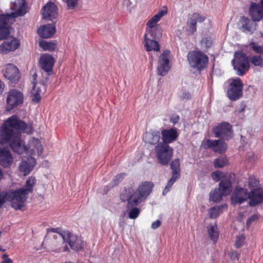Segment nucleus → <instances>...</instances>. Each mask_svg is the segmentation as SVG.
<instances>
[{
  "label": "nucleus",
  "instance_id": "54",
  "mask_svg": "<svg viewBox=\"0 0 263 263\" xmlns=\"http://www.w3.org/2000/svg\"><path fill=\"white\" fill-rule=\"evenodd\" d=\"M246 108V105L245 104H244L243 103H241L239 107L237 108L236 111L238 114H240L245 111Z\"/></svg>",
  "mask_w": 263,
  "mask_h": 263
},
{
  "label": "nucleus",
  "instance_id": "36",
  "mask_svg": "<svg viewBox=\"0 0 263 263\" xmlns=\"http://www.w3.org/2000/svg\"><path fill=\"white\" fill-rule=\"evenodd\" d=\"M205 20V17L202 16L198 13H193L187 20V22L197 24V22L202 23Z\"/></svg>",
  "mask_w": 263,
  "mask_h": 263
},
{
  "label": "nucleus",
  "instance_id": "25",
  "mask_svg": "<svg viewBox=\"0 0 263 263\" xmlns=\"http://www.w3.org/2000/svg\"><path fill=\"white\" fill-rule=\"evenodd\" d=\"M160 139V133L159 130H151L146 132L143 135L144 141L151 145L157 144Z\"/></svg>",
  "mask_w": 263,
  "mask_h": 263
},
{
  "label": "nucleus",
  "instance_id": "43",
  "mask_svg": "<svg viewBox=\"0 0 263 263\" xmlns=\"http://www.w3.org/2000/svg\"><path fill=\"white\" fill-rule=\"evenodd\" d=\"M125 175L126 174L125 173H121L117 175L112 179L110 186L113 187L114 186L118 184L123 180Z\"/></svg>",
  "mask_w": 263,
  "mask_h": 263
},
{
  "label": "nucleus",
  "instance_id": "35",
  "mask_svg": "<svg viewBox=\"0 0 263 263\" xmlns=\"http://www.w3.org/2000/svg\"><path fill=\"white\" fill-rule=\"evenodd\" d=\"M250 62L255 66L263 67V57L261 55H255L250 58Z\"/></svg>",
  "mask_w": 263,
  "mask_h": 263
},
{
  "label": "nucleus",
  "instance_id": "8",
  "mask_svg": "<svg viewBox=\"0 0 263 263\" xmlns=\"http://www.w3.org/2000/svg\"><path fill=\"white\" fill-rule=\"evenodd\" d=\"M228 86L227 95L232 101H236L242 96L243 83L241 80L238 78L230 80Z\"/></svg>",
  "mask_w": 263,
  "mask_h": 263
},
{
  "label": "nucleus",
  "instance_id": "1",
  "mask_svg": "<svg viewBox=\"0 0 263 263\" xmlns=\"http://www.w3.org/2000/svg\"><path fill=\"white\" fill-rule=\"evenodd\" d=\"M21 132L32 134V124L26 123L15 115L10 117L0 126V143L8 142L11 149L18 154L27 153L28 149L22 140Z\"/></svg>",
  "mask_w": 263,
  "mask_h": 263
},
{
  "label": "nucleus",
  "instance_id": "12",
  "mask_svg": "<svg viewBox=\"0 0 263 263\" xmlns=\"http://www.w3.org/2000/svg\"><path fill=\"white\" fill-rule=\"evenodd\" d=\"M2 71L4 77L11 82L16 83L21 78L19 69L13 64H7L4 65Z\"/></svg>",
  "mask_w": 263,
  "mask_h": 263
},
{
  "label": "nucleus",
  "instance_id": "30",
  "mask_svg": "<svg viewBox=\"0 0 263 263\" xmlns=\"http://www.w3.org/2000/svg\"><path fill=\"white\" fill-rule=\"evenodd\" d=\"M207 229L210 239L214 243H216L219 237V231L217 224H210Z\"/></svg>",
  "mask_w": 263,
  "mask_h": 263
},
{
  "label": "nucleus",
  "instance_id": "23",
  "mask_svg": "<svg viewBox=\"0 0 263 263\" xmlns=\"http://www.w3.org/2000/svg\"><path fill=\"white\" fill-rule=\"evenodd\" d=\"M13 163V157L9 149L0 147V165L5 168L10 167Z\"/></svg>",
  "mask_w": 263,
  "mask_h": 263
},
{
  "label": "nucleus",
  "instance_id": "37",
  "mask_svg": "<svg viewBox=\"0 0 263 263\" xmlns=\"http://www.w3.org/2000/svg\"><path fill=\"white\" fill-rule=\"evenodd\" d=\"M179 177L172 175L171 178L167 182V185L163 191L162 195L165 196L170 191L171 188Z\"/></svg>",
  "mask_w": 263,
  "mask_h": 263
},
{
  "label": "nucleus",
  "instance_id": "9",
  "mask_svg": "<svg viewBox=\"0 0 263 263\" xmlns=\"http://www.w3.org/2000/svg\"><path fill=\"white\" fill-rule=\"evenodd\" d=\"M155 152L158 162L163 165L170 162L173 154V149L168 144L159 143L155 147Z\"/></svg>",
  "mask_w": 263,
  "mask_h": 263
},
{
  "label": "nucleus",
  "instance_id": "24",
  "mask_svg": "<svg viewBox=\"0 0 263 263\" xmlns=\"http://www.w3.org/2000/svg\"><path fill=\"white\" fill-rule=\"evenodd\" d=\"M249 14L255 21H259L263 17V9L261 6L253 3L249 9Z\"/></svg>",
  "mask_w": 263,
  "mask_h": 263
},
{
  "label": "nucleus",
  "instance_id": "19",
  "mask_svg": "<svg viewBox=\"0 0 263 263\" xmlns=\"http://www.w3.org/2000/svg\"><path fill=\"white\" fill-rule=\"evenodd\" d=\"M43 17L55 22L58 16V8L57 6L52 2L48 3L43 8Z\"/></svg>",
  "mask_w": 263,
  "mask_h": 263
},
{
  "label": "nucleus",
  "instance_id": "60",
  "mask_svg": "<svg viewBox=\"0 0 263 263\" xmlns=\"http://www.w3.org/2000/svg\"><path fill=\"white\" fill-rule=\"evenodd\" d=\"M46 239H47V236H45L44 238V241L42 242V245H43L44 243L46 242Z\"/></svg>",
  "mask_w": 263,
  "mask_h": 263
},
{
  "label": "nucleus",
  "instance_id": "6",
  "mask_svg": "<svg viewBox=\"0 0 263 263\" xmlns=\"http://www.w3.org/2000/svg\"><path fill=\"white\" fill-rule=\"evenodd\" d=\"M190 66L201 71L206 66L209 62L208 56L201 51H191L187 55Z\"/></svg>",
  "mask_w": 263,
  "mask_h": 263
},
{
  "label": "nucleus",
  "instance_id": "2",
  "mask_svg": "<svg viewBox=\"0 0 263 263\" xmlns=\"http://www.w3.org/2000/svg\"><path fill=\"white\" fill-rule=\"evenodd\" d=\"M153 184L145 181L140 185L135 191L133 187H125L120 195L122 202L127 201L126 209L128 212V217L135 219L140 214V209L137 206L144 201L152 191Z\"/></svg>",
  "mask_w": 263,
  "mask_h": 263
},
{
  "label": "nucleus",
  "instance_id": "28",
  "mask_svg": "<svg viewBox=\"0 0 263 263\" xmlns=\"http://www.w3.org/2000/svg\"><path fill=\"white\" fill-rule=\"evenodd\" d=\"M144 45L147 51H158L160 50V46L158 42L154 39H150L147 37V33L144 34Z\"/></svg>",
  "mask_w": 263,
  "mask_h": 263
},
{
  "label": "nucleus",
  "instance_id": "33",
  "mask_svg": "<svg viewBox=\"0 0 263 263\" xmlns=\"http://www.w3.org/2000/svg\"><path fill=\"white\" fill-rule=\"evenodd\" d=\"M170 167L172 171V175L178 177L180 176V168L179 159H176L172 161V162L171 163Z\"/></svg>",
  "mask_w": 263,
  "mask_h": 263
},
{
  "label": "nucleus",
  "instance_id": "57",
  "mask_svg": "<svg viewBox=\"0 0 263 263\" xmlns=\"http://www.w3.org/2000/svg\"><path fill=\"white\" fill-rule=\"evenodd\" d=\"M167 13V10H162L158 12L157 14L161 18L162 16H163L164 15H165Z\"/></svg>",
  "mask_w": 263,
  "mask_h": 263
},
{
  "label": "nucleus",
  "instance_id": "27",
  "mask_svg": "<svg viewBox=\"0 0 263 263\" xmlns=\"http://www.w3.org/2000/svg\"><path fill=\"white\" fill-rule=\"evenodd\" d=\"M35 159L32 157L28 158L27 160H23L19 165L20 171L24 173V175L29 174L33 168Z\"/></svg>",
  "mask_w": 263,
  "mask_h": 263
},
{
  "label": "nucleus",
  "instance_id": "14",
  "mask_svg": "<svg viewBox=\"0 0 263 263\" xmlns=\"http://www.w3.org/2000/svg\"><path fill=\"white\" fill-rule=\"evenodd\" d=\"M249 192L246 188L236 187L231 196V202L234 205L241 204L249 199Z\"/></svg>",
  "mask_w": 263,
  "mask_h": 263
},
{
  "label": "nucleus",
  "instance_id": "21",
  "mask_svg": "<svg viewBox=\"0 0 263 263\" xmlns=\"http://www.w3.org/2000/svg\"><path fill=\"white\" fill-rule=\"evenodd\" d=\"M55 22L41 26L37 30L39 35L44 39L50 38L56 31Z\"/></svg>",
  "mask_w": 263,
  "mask_h": 263
},
{
  "label": "nucleus",
  "instance_id": "3",
  "mask_svg": "<svg viewBox=\"0 0 263 263\" xmlns=\"http://www.w3.org/2000/svg\"><path fill=\"white\" fill-rule=\"evenodd\" d=\"M35 182V177L30 176L27 180L24 187L15 190L3 191L0 193V209L8 201L11 202V206L15 210H21L24 202L28 198V195L32 192Z\"/></svg>",
  "mask_w": 263,
  "mask_h": 263
},
{
  "label": "nucleus",
  "instance_id": "34",
  "mask_svg": "<svg viewBox=\"0 0 263 263\" xmlns=\"http://www.w3.org/2000/svg\"><path fill=\"white\" fill-rule=\"evenodd\" d=\"M224 205H219L212 207L210 209L209 213L211 218H215L218 217L221 212Z\"/></svg>",
  "mask_w": 263,
  "mask_h": 263
},
{
  "label": "nucleus",
  "instance_id": "56",
  "mask_svg": "<svg viewBox=\"0 0 263 263\" xmlns=\"http://www.w3.org/2000/svg\"><path fill=\"white\" fill-rule=\"evenodd\" d=\"M5 86L4 83L0 80V96L3 93Z\"/></svg>",
  "mask_w": 263,
  "mask_h": 263
},
{
  "label": "nucleus",
  "instance_id": "4",
  "mask_svg": "<svg viewBox=\"0 0 263 263\" xmlns=\"http://www.w3.org/2000/svg\"><path fill=\"white\" fill-rule=\"evenodd\" d=\"M10 8L13 12L0 14V41L9 36L11 26L14 22L15 19L27 13L25 0H16L11 4Z\"/></svg>",
  "mask_w": 263,
  "mask_h": 263
},
{
  "label": "nucleus",
  "instance_id": "32",
  "mask_svg": "<svg viewBox=\"0 0 263 263\" xmlns=\"http://www.w3.org/2000/svg\"><path fill=\"white\" fill-rule=\"evenodd\" d=\"M147 34H149L153 39H158L161 37V28L160 27H156L154 28L148 29L146 30Z\"/></svg>",
  "mask_w": 263,
  "mask_h": 263
},
{
  "label": "nucleus",
  "instance_id": "22",
  "mask_svg": "<svg viewBox=\"0 0 263 263\" xmlns=\"http://www.w3.org/2000/svg\"><path fill=\"white\" fill-rule=\"evenodd\" d=\"M162 143L168 144L176 141L178 137L177 129L176 128H171L168 129H163L161 130Z\"/></svg>",
  "mask_w": 263,
  "mask_h": 263
},
{
  "label": "nucleus",
  "instance_id": "15",
  "mask_svg": "<svg viewBox=\"0 0 263 263\" xmlns=\"http://www.w3.org/2000/svg\"><path fill=\"white\" fill-rule=\"evenodd\" d=\"M249 196L248 204L250 207H254L263 203V189L261 187L252 189L249 192Z\"/></svg>",
  "mask_w": 263,
  "mask_h": 263
},
{
  "label": "nucleus",
  "instance_id": "29",
  "mask_svg": "<svg viewBox=\"0 0 263 263\" xmlns=\"http://www.w3.org/2000/svg\"><path fill=\"white\" fill-rule=\"evenodd\" d=\"M61 242L53 241L52 242V250L55 253L70 252V249L67 243H63V239Z\"/></svg>",
  "mask_w": 263,
  "mask_h": 263
},
{
  "label": "nucleus",
  "instance_id": "17",
  "mask_svg": "<svg viewBox=\"0 0 263 263\" xmlns=\"http://www.w3.org/2000/svg\"><path fill=\"white\" fill-rule=\"evenodd\" d=\"M170 51L168 50L163 51L158 60L157 67L158 74L164 76L166 75L170 69L168 55Z\"/></svg>",
  "mask_w": 263,
  "mask_h": 263
},
{
  "label": "nucleus",
  "instance_id": "5",
  "mask_svg": "<svg viewBox=\"0 0 263 263\" xmlns=\"http://www.w3.org/2000/svg\"><path fill=\"white\" fill-rule=\"evenodd\" d=\"M231 63L236 74L239 76H243L250 68L248 57L246 53L240 51L235 52Z\"/></svg>",
  "mask_w": 263,
  "mask_h": 263
},
{
  "label": "nucleus",
  "instance_id": "52",
  "mask_svg": "<svg viewBox=\"0 0 263 263\" xmlns=\"http://www.w3.org/2000/svg\"><path fill=\"white\" fill-rule=\"evenodd\" d=\"M179 120V117L178 115H173L171 119L170 122L173 124V125H175Z\"/></svg>",
  "mask_w": 263,
  "mask_h": 263
},
{
  "label": "nucleus",
  "instance_id": "38",
  "mask_svg": "<svg viewBox=\"0 0 263 263\" xmlns=\"http://www.w3.org/2000/svg\"><path fill=\"white\" fill-rule=\"evenodd\" d=\"M40 45L44 50H49L50 51H53L56 47V44L54 43L46 41L40 42Z\"/></svg>",
  "mask_w": 263,
  "mask_h": 263
},
{
  "label": "nucleus",
  "instance_id": "11",
  "mask_svg": "<svg viewBox=\"0 0 263 263\" xmlns=\"http://www.w3.org/2000/svg\"><path fill=\"white\" fill-rule=\"evenodd\" d=\"M24 95L16 89H11L8 92L6 99V110L10 111L15 107L23 104Z\"/></svg>",
  "mask_w": 263,
  "mask_h": 263
},
{
  "label": "nucleus",
  "instance_id": "31",
  "mask_svg": "<svg viewBox=\"0 0 263 263\" xmlns=\"http://www.w3.org/2000/svg\"><path fill=\"white\" fill-rule=\"evenodd\" d=\"M223 196H225L224 195L218 188L215 189L210 192L209 200L214 202H219L222 200Z\"/></svg>",
  "mask_w": 263,
  "mask_h": 263
},
{
  "label": "nucleus",
  "instance_id": "7",
  "mask_svg": "<svg viewBox=\"0 0 263 263\" xmlns=\"http://www.w3.org/2000/svg\"><path fill=\"white\" fill-rule=\"evenodd\" d=\"M63 243H67L71 250L79 252L83 250L85 245L81 237L78 236L69 231H65L61 234Z\"/></svg>",
  "mask_w": 263,
  "mask_h": 263
},
{
  "label": "nucleus",
  "instance_id": "42",
  "mask_svg": "<svg viewBox=\"0 0 263 263\" xmlns=\"http://www.w3.org/2000/svg\"><path fill=\"white\" fill-rule=\"evenodd\" d=\"M250 46L252 50L256 53L259 55L263 54V46L259 45L254 42H251Z\"/></svg>",
  "mask_w": 263,
  "mask_h": 263
},
{
  "label": "nucleus",
  "instance_id": "20",
  "mask_svg": "<svg viewBox=\"0 0 263 263\" xmlns=\"http://www.w3.org/2000/svg\"><path fill=\"white\" fill-rule=\"evenodd\" d=\"M255 21L245 16H241L239 22L241 24L240 30L246 33L252 34L256 30V24Z\"/></svg>",
  "mask_w": 263,
  "mask_h": 263
},
{
  "label": "nucleus",
  "instance_id": "41",
  "mask_svg": "<svg viewBox=\"0 0 263 263\" xmlns=\"http://www.w3.org/2000/svg\"><path fill=\"white\" fill-rule=\"evenodd\" d=\"M47 234H49L50 232H53V233H56L58 234V235H53L52 237L54 239L56 240L58 238V237L60 239H62L61 234L64 233V232L65 231H63L62 232H61V229L60 228H48L46 229Z\"/></svg>",
  "mask_w": 263,
  "mask_h": 263
},
{
  "label": "nucleus",
  "instance_id": "18",
  "mask_svg": "<svg viewBox=\"0 0 263 263\" xmlns=\"http://www.w3.org/2000/svg\"><path fill=\"white\" fill-rule=\"evenodd\" d=\"M54 58L47 53L41 55L40 59V65L41 68L47 74L50 76L53 74V67L54 64Z\"/></svg>",
  "mask_w": 263,
  "mask_h": 263
},
{
  "label": "nucleus",
  "instance_id": "26",
  "mask_svg": "<svg viewBox=\"0 0 263 263\" xmlns=\"http://www.w3.org/2000/svg\"><path fill=\"white\" fill-rule=\"evenodd\" d=\"M218 189L224 196L230 194L232 191V183L231 178L229 177L223 178L219 183Z\"/></svg>",
  "mask_w": 263,
  "mask_h": 263
},
{
  "label": "nucleus",
  "instance_id": "48",
  "mask_svg": "<svg viewBox=\"0 0 263 263\" xmlns=\"http://www.w3.org/2000/svg\"><path fill=\"white\" fill-rule=\"evenodd\" d=\"M187 25L189 27L188 31L191 34H194L197 30L196 25L187 21Z\"/></svg>",
  "mask_w": 263,
  "mask_h": 263
},
{
  "label": "nucleus",
  "instance_id": "58",
  "mask_svg": "<svg viewBox=\"0 0 263 263\" xmlns=\"http://www.w3.org/2000/svg\"><path fill=\"white\" fill-rule=\"evenodd\" d=\"M152 18L154 19L156 22H158L161 18V17L157 14L153 16Z\"/></svg>",
  "mask_w": 263,
  "mask_h": 263
},
{
  "label": "nucleus",
  "instance_id": "55",
  "mask_svg": "<svg viewBox=\"0 0 263 263\" xmlns=\"http://www.w3.org/2000/svg\"><path fill=\"white\" fill-rule=\"evenodd\" d=\"M4 260L1 263H13L12 260L8 257L7 254L3 255Z\"/></svg>",
  "mask_w": 263,
  "mask_h": 263
},
{
  "label": "nucleus",
  "instance_id": "59",
  "mask_svg": "<svg viewBox=\"0 0 263 263\" xmlns=\"http://www.w3.org/2000/svg\"><path fill=\"white\" fill-rule=\"evenodd\" d=\"M37 144L39 145L38 146L37 148V151H38L39 152V151L42 152V151L43 148H42V145H41V143H40V141H39V140H37Z\"/></svg>",
  "mask_w": 263,
  "mask_h": 263
},
{
  "label": "nucleus",
  "instance_id": "45",
  "mask_svg": "<svg viewBox=\"0 0 263 263\" xmlns=\"http://www.w3.org/2000/svg\"><path fill=\"white\" fill-rule=\"evenodd\" d=\"M245 237L244 235H241L237 236L236 239L235 246L236 248H239L244 245Z\"/></svg>",
  "mask_w": 263,
  "mask_h": 263
},
{
  "label": "nucleus",
  "instance_id": "13",
  "mask_svg": "<svg viewBox=\"0 0 263 263\" xmlns=\"http://www.w3.org/2000/svg\"><path fill=\"white\" fill-rule=\"evenodd\" d=\"M202 146L204 149L210 148L215 152L222 153L226 148V144L224 140L221 139L218 140L207 139L202 142Z\"/></svg>",
  "mask_w": 263,
  "mask_h": 263
},
{
  "label": "nucleus",
  "instance_id": "50",
  "mask_svg": "<svg viewBox=\"0 0 263 263\" xmlns=\"http://www.w3.org/2000/svg\"><path fill=\"white\" fill-rule=\"evenodd\" d=\"M258 219V217L257 215L254 214V215H252L247 220V227L250 226L253 221L257 220Z\"/></svg>",
  "mask_w": 263,
  "mask_h": 263
},
{
  "label": "nucleus",
  "instance_id": "47",
  "mask_svg": "<svg viewBox=\"0 0 263 263\" xmlns=\"http://www.w3.org/2000/svg\"><path fill=\"white\" fill-rule=\"evenodd\" d=\"M66 2L68 9H74L78 4V0H66Z\"/></svg>",
  "mask_w": 263,
  "mask_h": 263
},
{
  "label": "nucleus",
  "instance_id": "40",
  "mask_svg": "<svg viewBox=\"0 0 263 263\" xmlns=\"http://www.w3.org/2000/svg\"><path fill=\"white\" fill-rule=\"evenodd\" d=\"M35 87H36L35 84L34 83L32 90L31 92V93H32L31 100L33 103H38L39 102H40L41 97L40 95L39 90H37L35 91Z\"/></svg>",
  "mask_w": 263,
  "mask_h": 263
},
{
  "label": "nucleus",
  "instance_id": "10",
  "mask_svg": "<svg viewBox=\"0 0 263 263\" xmlns=\"http://www.w3.org/2000/svg\"><path fill=\"white\" fill-rule=\"evenodd\" d=\"M212 132L216 138L229 141L233 137L232 126L227 122H222L212 128Z\"/></svg>",
  "mask_w": 263,
  "mask_h": 263
},
{
  "label": "nucleus",
  "instance_id": "44",
  "mask_svg": "<svg viewBox=\"0 0 263 263\" xmlns=\"http://www.w3.org/2000/svg\"><path fill=\"white\" fill-rule=\"evenodd\" d=\"M201 44L202 46L205 48H209L211 47L212 44V41L211 37H203L201 41Z\"/></svg>",
  "mask_w": 263,
  "mask_h": 263
},
{
  "label": "nucleus",
  "instance_id": "46",
  "mask_svg": "<svg viewBox=\"0 0 263 263\" xmlns=\"http://www.w3.org/2000/svg\"><path fill=\"white\" fill-rule=\"evenodd\" d=\"M179 97L181 100H189L191 99V94L187 91L182 90L179 95Z\"/></svg>",
  "mask_w": 263,
  "mask_h": 263
},
{
  "label": "nucleus",
  "instance_id": "49",
  "mask_svg": "<svg viewBox=\"0 0 263 263\" xmlns=\"http://www.w3.org/2000/svg\"><path fill=\"white\" fill-rule=\"evenodd\" d=\"M221 173L219 171H216L212 173L211 177L215 181H218L221 179Z\"/></svg>",
  "mask_w": 263,
  "mask_h": 263
},
{
  "label": "nucleus",
  "instance_id": "53",
  "mask_svg": "<svg viewBox=\"0 0 263 263\" xmlns=\"http://www.w3.org/2000/svg\"><path fill=\"white\" fill-rule=\"evenodd\" d=\"M161 224V222L160 220H157L156 221L153 222L152 224L151 228L155 230L157 229L158 227L160 226Z\"/></svg>",
  "mask_w": 263,
  "mask_h": 263
},
{
  "label": "nucleus",
  "instance_id": "51",
  "mask_svg": "<svg viewBox=\"0 0 263 263\" xmlns=\"http://www.w3.org/2000/svg\"><path fill=\"white\" fill-rule=\"evenodd\" d=\"M157 22H156L154 19L151 18L147 22V26L148 27H149V29L154 28L156 27V24Z\"/></svg>",
  "mask_w": 263,
  "mask_h": 263
},
{
  "label": "nucleus",
  "instance_id": "61",
  "mask_svg": "<svg viewBox=\"0 0 263 263\" xmlns=\"http://www.w3.org/2000/svg\"><path fill=\"white\" fill-rule=\"evenodd\" d=\"M260 3L263 9V0H260Z\"/></svg>",
  "mask_w": 263,
  "mask_h": 263
},
{
  "label": "nucleus",
  "instance_id": "16",
  "mask_svg": "<svg viewBox=\"0 0 263 263\" xmlns=\"http://www.w3.org/2000/svg\"><path fill=\"white\" fill-rule=\"evenodd\" d=\"M20 41L16 37L8 39L0 45V54H7L14 51L20 46Z\"/></svg>",
  "mask_w": 263,
  "mask_h": 263
},
{
  "label": "nucleus",
  "instance_id": "39",
  "mask_svg": "<svg viewBox=\"0 0 263 263\" xmlns=\"http://www.w3.org/2000/svg\"><path fill=\"white\" fill-rule=\"evenodd\" d=\"M228 163V160L225 157H220L214 160V166L216 168H221Z\"/></svg>",
  "mask_w": 263,
  "mask_h": 263
}]
</instances>
